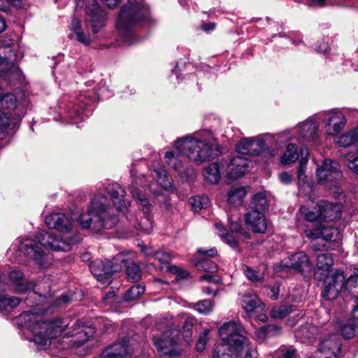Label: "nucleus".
<instances>
[{"label":"nucleus","mask_w":358,"mask_h":358,"mask_svg":"<svg viewBox=\"0 0 358 358\" xmlns=\"http://www.w3.org/2000/svg\"><path fill=\"white\" fill-rule=\"evenodd\" d=\"M106 191L110 200L99 192L91 199L87 210L80 214L78 222L83 229L95 233L110 229L119 222L117 211H128L129 202L124 199L126 192L118 183L108 184Z\"/></svg>","instance_id":"obj_1"},{"label":"nucleus","mask_w":358,"mask_h":358,"mask_svg":"<svg viewBox=\"0 0 358 358\" xmlns=\"http://www.w3.org/2000/svg\"><path fill=\"white\" fill-rule=\"evenodd\" d=\"M194 135H187L174 143L176 150L167 151L164 159L167 164L176 171H180L183 167V156L197 165L210 161L221 153L220 146L213 144L207 139H201Z\"/></svg>","instance_id":"obj_2"},{"label":"nucleus","mask_w":358,"mask_h":358,"mask_svg":"<svg viewBox=\"0 0 358 358\" xmlns=\"http://www.w3.org/2000/svg\"><path fill=\"white\" fill-rule=\"evenodd\" d=\"M78 235L56 236L52 232L42 231L37 236V241L25 239L20 242L19 250L24 256L33 259L36 264L46 267L51 264L52 257L49 249L55 251H69L72 245L80 242Z\"/></svg>","instance_id":"obj_3"},{"label":"nucleus","mask_w":358,"mask_h":358,"mask_svg":"<svg viewBox=\"0 0 358 358\" xmlns=\"http://www.w3.org/2000/svg\"><path fill=\"white\" fill-rule=\"evenodd\" d=\"M222 339L215 346L213 358H257V352L247 337V331L238 322H224L219 329Z\"/></svg>","instance_id":"obj_4"},{"label":"nucleus","mask_w":358,"mask_h":358,"mask_svg":"<svg viewBox=\"0 0 358 358\" xmlns=\"http://www.w3.org/2000/svg\"><path fill=\"white\" fill-rule=\"evenodd\" d=\"M17 323L29 331L33 338L30 341L39 345H45L52 338L59 336L66 328L67 324L57 317L44 320L42 315L32 310L24 311L17 317Z\"/></svg>","instance_id":"obj_5"},{"label":"nucleus","mask_w":358,"mask_h":358,"mask_svg":"<svg viewBox=\"0 0 358 358\" xmlns=\"http://www.w3.org/2000/svg\"><path fill=\"white\" fill-rule=\"evenodd\" d=\"M150 20L149 7L145 3L129 1L121 7L115 27L122 41L130 45L129 40L134 27L140 23L149 22Z\"/></svg>","instance_id":"obj_6"},{"label":"nucleus","mask_w":358,"mask_h":358,"mask_svg":"<svg viewBox=\"0 0 358 358\" xmlns=\"http://www.w3.org/2000/svg\"><path fill=\"white\" fill-rule=\"evenodd\" d=\"M291 130H285L276 134H265L255 138H242L236 147L242 155H259L268 150V145L284 143L294 138Z\"/></svg>","instance_id":"obj_7"},{"label":"nucleus","mask_w":358,"mask_h":358,"mask_svg":"<svg viewBox=\"0 0 358 358\" xmlns=\"http://www.w3.org/2000/svg\"><path fill=\"white\" fill-rule=\"evenodd\" d=\"M18 46L10 38L4 39L0 45V78L12 83L15 80H20L22 72L15 63L21 56L17 52Z\"/></svg>","instance_id":"obj_8"},{"label":"nucleus","mask_w":358,"mask_h":358,"mask_svg":"<svg viewBox=\"0 0 358 358\" xmlns=\"http://www.w3.org/2000/svg\"><path fill=\"white\" fill-rule=\"evenodd\" d=\"M180 332L169 329L152 336V343L161 358H180L182 349L178 343Z\"/></svg>","instance_id":"obj_9"},{"label":"nucleus","mask_w":358,"mask_h":358,"mask_svg":"<svg viewBox=\"0 0 358 358\" xmlns=\"http://www.w3.org/2000/svg\"><path fill=\"white\" fill-rule=\"evenodd\" d=\"M137 181L133 183L130 187V192L132 197L136 199L138 205L141 208L144 213V217L138 222V219L134 215L129 214L127 215V219L130 222L133 223L134 227L138 231L144 233L149 234L151 231L152 227V220L149 215L151 211L152 206L150 203L148 199L138 189Z\"/></svg>","instance_id":"obj_10"},{"label":"nucleus","mask_w":358,"mask_h":358,"mask_svg":"<svg viewBox=\"0 0 358 358\" xmlns=\"http://www.w3.org/2000/svg\"><path fill=\"white\" fill-rule=\"evenodd\" d=\"M347 114L339 108H333L320 113L318 118L324 123L326 134L335 138L345 127L348 123Z\"/></svg>","instance_id":"obj_11"},{"label":"nucleus","mask_w":358,"mask_h":358,"mask_svg":"<svg viewBox=\"0 0 358 358\" xmlns=\"http://www.w3.org/2000/svg\"><path fill=\"white\" fill-rule=\"evenodd\" d=\"M342 178V172L338 164L330 159H326L316 170V179L318 184L326 188L337 187Z\"/></svg>","instance_id":"obj_12"},{"label":"nucleus","mask_w":358,"mask_h":358,"mask_svg":"<svg viewBox=\"0 0 358 358\" xmlns=\"http://www.w3.org/2000/svg\"><path fill=\"white\" fill-rule=\"evenodd\" d=\"M8 278L13 285L15 287V289L18 292H27L33 289V292L29 293V296L25 299L26 303L30 306H34L36 304L29 301V297H31V294H38L40 296H46L47 294L50 291L49 285L44 287L43 291H41V283L37 285L34 284L32 282L27 281L24 278L22 272L20 270H11L8 273Z\"/></svg>","instance_id":"obj_13"},{"label":"nucleus","mask_w":358,"mask_h":358,"mask_svg":"<svg viewBox=\"0 0 358 358\" xmlns=\"http://www.w3.org/2000/svg\"><path fill=\"white\" fill-rule=\"evenodd\" d=\"M74 2L77 8L83 7L85 4L87 21L91 22L94 34L106 25L107 15L99 6L97 0H74Z\"/></svg>","instance_id":"obj_14"},{"label":"nucleus","mask_w":358,"mask_h":358,"mask_svg":"<svg viewBox=\"0 0 358 358\" xmlns=\"http://www.w3.org/2000/svg\"><path fill=\"white\" fill-rule=\"evenodd\" d=\"M313 266L309 257L303 252L294 253L281 260L274 265L273 268L276 273L288 269H294L300 273L309 272Z\"/></svg>","instance_id":"obj_15"},{"label":"nucleus","mask_w":358,"mask_h":358,"mask_svg":"<svg viewBox=\"0 0 358 358\" xmlns=\"http://www.w3.org/2000/svg\"><path fill=\"white\" fill-rule=\"evenodd\" d=\"M352 278L345 280L343 271L336 269L325 280V285L322 291V297L326 300H334L337 298L345 283H349Z\"/></svg>","instance_id":"obj_16"},{"label":"nucleus","mask_w":358,"mask_h":358,"mask_svg":"<svg viewBox=\"0 0 358 358\" xmlns=\"http://www.w3.org/2000/svg\"><path fill=\"white\" fill-rule=\"evenodd\" d=\"M90 268L93 275L99 281H106L110 278L113 273L121 270V264L112 262L110 260L96 259L90 264Z\"/></svg>","instance_id":"obj_17"},{"label":"nucleus","mask_w":358,"mask_h":358,"mask_svg":"<svg viewBox=\"0 0 358 358\" xmlns=\"http://www.w3.org/2000/svg\"><path fill=\"white\" fill-rule=\"evenodd\" d=\"M11 113L13 117L21 120L25 113L26 101H19L16 96L11 93L0 94V110Z\"/></svg>","instance_id":"obj_18"},{"label":"nucleus","mask_w":358,"mask_h":358,"mask_svg":"<svg viewBox=\"0 0 358 358\" xmlns=\"http://www.w3.org/2000/svg\"><path fill=\"white\" fill-rule=\"evenodd\" d=\"M319 123L313 118H308L299 123L294 129V133L299 134V138L308 142L317 143L318 137Z\"/></svg>","instance_id":"obj_19"},{"label":"nucleus","mask_w":358,"mask_h":358,"mask_svg":"<svg viewBox=\"0 0 358 358\" xmlns=\"http://www.w3.org/2000/svg\"><path fill=\"white\" fill-rule=\"evenodd\" d=\"M317 206L319 207L322 223L333 222L341 217V205L339 203L322 200L317 204Z\"/></svg>","instance_id":"obj_20"},{"label":"nucleus","mask_w":358,"mask_h":358,"mask_svg":"<svg viewBox=\"0 0 358 358\" xmlns=\"http://www.w3.org/2000/svg\"><path fill=\"white\" fill-rule=\"evenodd\" d=\"M245 220L248 226L256 233H265L267 222L263 212L255 208H248L245 214Z\"/></svg>","instance_id":"obj_21"},{"label":"nucleus","mask_w":358,"mask_h":358,"mask_svg":"<svg viewBox=\"0 0 358 358\" xmlns=\"http://www.w3.org/2000/svg\"><path fill=\"white\" fill-rule=\"evenodd\" d=\"M45 224L50 229H55L62 232H68L72 229L71 219L64 213L54 212L45 218Z\"/></svg>","instance_id":"obj_22"},{"label":"nucleus","mask_w":358,"mask_h":358,"mask_svg":"<svg viewBox=\"0 0 358 358\" xmlns=\"http://www.w3.org/2000/svg\"><path fill=\"white\" fill-rule=\"evenodd\" d=\"M197 252L203 255V258L195 262V266L197 270L203 271L207 273H214L217 269V264L210 258L217 255V251L215 248L209 250L199 248Z\"/></svg>","instance_id":"obj_23"},{"label":"nucleus","mask_w":358,"mask_h":358,"mask_svg":"<svg viewBox=\"0 0 358 358\" xmlns=\"http://www.w3.org/2000/svg\"><path fill=\"white\" fill-rule=\"evenodd\" d=\"M250 169V162L243 156L233 157L227 166V176L231 180L241 177Z\"/></svg>","instance_id":"obj_24"},{"label":"nucleus","mask_w":358,"mask_h":358,"mask_svg":"<svg viewBox=\"0 0 358 358\" xmlns=\"http://www.w3.org/2000/svg\"><path fill=\"white\" fill-rule=\"evenodd\" d=\"M129 338L124 337L108 346L101 353V358H125L128 354Z\"/></svg>","instance_id":"obj_25"},{"label":"nucleus","mask_w":358,"mask_h":358,"mask_svg":"<svg viewBox=\"0 0 358 358\" xmlns=\"http://www.w3.org/2000/svg\"><path fill=\"white\" fill-rule=\"evenodd\" d=\"M334 143L341 148H348L358 146V125L334 138Z\"/></svg>","instance_id":"obj_26"},{"label":"nucleus","mask_w":358,"mask_h":358,"mask_svg":"<svg viewBox=\"0 0 358 358\" xmlns=\"http://www.w3.org/2000/svg\"><path fill=\"white\" fill-rule=\"evenodd\" d=\"M21 120L13 117L11 113L0 110V141L8 134V130L15 129Z\"/></svg>","instance_id":"obj_27"},{"label":"nucleus","mask_w":358,"mask_h":358,"mask_svg":"<svg viewBox=\"0 0 358 358\" xmlns=\"http://www.w3.org/2000/svg\"><path fill=\"white\" fill-rule=\"evenodd\" d=\"M341 350V340L337 334H331L328 338L322 341L320 343V352L325 354H340Z\"/></svg>","instance_id":"obj_28"},{"label":"nucleus","mask_w":358,"mask_h":358,"mask_svg":"<svg viewBox=\"0 0 358 358\" xmlns=\"http://www.w3.org/2000/svg\"><path fill=\"white\" fill-rule=\"evenodd\" d=\"M317 327L311 324L301 325L295 333V336L301 343H312L318 335Z\"/></svg>","instance_id":"obj_29"},{"label":"nucleus","mask_w":358,"mask_h":358,"mask_svg":"<svg viewBox=\"0 0 358 358\" xmlns=\"http://www.w3.org/2000/svg\"><path fill=\"white\" fill-rule=\"evenodd\" d=\"M72 33L70 37L75 39L84 45H89L93 41L90 35L85 34L81 28V22L79 20L73 18L71 22Z\"/></svg>","instance_id":"obj_30"},{"label":"nucleus","mask_w":358,"mask_h":358,"mask_svg":"<svg viewBox=\"0 0 358 358\" xmlns=\"http://www.w3.org/2000/svg\"><path fill=\"white\" fill-rule=\"evenodd\" d=\"M152 178L156 180L159 185L167 191L173 189V185L169 178L164 167L159 164L153 166Z\"/></svg>","instance_id":"obj_31"},{"label":"nucleus","mask_w":358,"mask_h":358,"mask_svg":"<svg viewBox=\"0 0 358 358\" xmlns=\"http://www.w3.org/2000/svg\"><path fill=\"white\" fill-rule=\"evenodd\" d=\"M301 158L299 160V166L297 169V185L299 189H301L307 183V176L306 175V165L308 161L309 152L307 148H301Z\"/></svg>","instance_id":"obj_32"},{"label":"nucleus","mask_w":358,"mask_h":358,"mask_svg":"<svg viewBox=\"0 0 358 358\" xmlns=\"http://www.w3.org/2000/svg\"><path fill=\"white\" fill-rule=\"evenodd\" d=\"M123 256V254H118L113 260L117 262H121L126 265V272L129 280L133 282L139 280L141 278V272L139 267L134 263L125 262Z\"/></svg>","instance_id":"obj_33"},{"label":"nucleus","mask_w":358,"mask_h":358,"mask_svg":"<svg viewBox=\"0 0 358 358\" xmlns=\"http://www.w3.org/2000/svg\"><path fill=\"white\" fill-rule=\"evenodd\" d=\"M341 238V230L333 225V222L322 223V239L326 241H336Z\"/></svg>","instance_id":"obj_34"},{"label":"nucleus","mask_w":358,"mask_h":358,"mask_svg":"<svg viewBox=\"0 0 358 358\" xmlns=\"http://www.w3.org/2000/svg\"><path fill=\"white\" fill-rule=\"evenodd\" d=\"M205 179L212 184H216L220 179V166L217 162H213L203 169Z\"/></svg>","instance_id":"obj_35"},{"label":"nucleus","mask_w":358,"mask_h":358,"mask_svg":"<svg viewBox=\"0 0 358 358\" xmlns=\"http://www.w3.org/2000/svg\"><path fill=\"white\" fill-rule=\"evenodd\" d=\"M300 212L306 220L308 222L318 221V223H320L319 207L317 205L315 206L313 202L308 207L307 206H301Z\"/></svg>","instance_id":"obj_36"},{"label":"nucleus","mask_w":358,"mask_h":358,"mask_svg":"<svg viewBox=\"0 0 358 358\" xmlns=\"http://www.w3.org/2000/svg\"><path fill=\"white\" fill-rule=\"evenodd\" d=\"M245 195L246 191L244 187L233 188L227 194V201L231 205L240 206Z\"/></svg>","instance_id":"obj_37"},{"label":"nucleus","mask_w":358,"mask_h":358,"mask_svg":"<svg viewBox=\"0 0 358 358\" xmlns=\"http://www.w3.org/2000/svg\"><path fill=\"white\" fill-rule=\"evenodd\" d=\"M334 264V259L329 253H321L317 256L316 267L318 270L329 273Z\"/></svg>","instance_id":"obj_38"},{"label":"nucleus","mask_w":358,"mask_h":358,"mask_svg":"<svg viewBox=\"0 0 358 358\" xmlns=\"http://www.w3.org/2000/svg\"><path fill=\"white\" fill-rule=\"evenodd\" d=\"M89 111L85 108L78 106V108L72 107L68 110V116L72 120V124H78L87 117Z\"/></svg>","instance_id":"obj_39"},{"label":"nucleus","mask_w":358,"mask_h":358,"mask_svg":"<svg viewBox=\"0 0 358 358\" xmlns=\"http://www.w3.org/2000/svg\"><path fill=\"white\" fill-rule=\"evenodd\" d=\"M299 158L297 148L295 145L289 143L287 145L286 150L280 157V162L282 164H289L295 162Z\"/></svg>","instance_id":"obj_40"},{"label":"nucleus","mask_w":358,"mask_h":358,"mask_svg":"<svg viewBox=\"0 0 358 358\" xmlns=\"http://www.w3.org/2000/svg\"><path fill=\"white\" fill-rule=\"evenodd\" d=\"M189 204L194 211L198 212L203 208H206L209 205V199L208 196H195L190 199Z\"/></svg>","instance_id":"obj_41"},{"label":"nucleus","mask_w":358,"mask_h":358,"mask_svg":"<svg viewBox=\"0 0 358 358\" xmlns=\"http://www.w3.org/2000/svg\"><path fill=\"white\" fill-rule=\"evenodd\" d=\"M98 97V94L94 90H82L78 97V101L87 106L96 101Z\"/></svg>","instance_id":"obj_42"},{"label":"nucleus","mask_w":358,"mask_h":358,"mask_svg":"<svg viewBox=\"0 0 358 358\" xmlns=\"http://www.w3.org/2000/svg\"><path fill=\"white\" fill-rule=\"evenodd\" d=\"M261 301L257 295H245L243 300V307L247 312H253L260 306Z\"/></svg>","instance_id":"obj_43"},{"label":"nucleus","mask_w":358,"mask_h":358,"mask_svg":"<svg viewBox=\"0 0 358 358\" xmlns=\"http://www.w3.org/2000/svg\"><path fill=\"white\" fill-rule=\"evenodd\" d=\"M216 228L218 230L219 235L228 245H229L231 248H236L238 246V240L236 236H235L233 234L226 233V229L222 227L220 224H215Z\"/></svg>","instance_id":"obj_44"},{"label":"nucleus","mask_w":358,"mask_h":358,"mask_svg":"<svg viewBox=\"0 0 358 358\" xmlns=\"http://www.w3.org/2000/svg\"><path fill=\"white\" fill-rule=\"evenodd\" d=\"M293 306L290 305H282L274 307L270 312L271 317L275 319H282L291 313Z\"/></svg>","instance_id":"obj_45"},{"label":"nucleus","mask_w":358,"mask_h":358,"mask_svg":"<svg viewBox=\"0 0 358 358\" xmlns=\"http://www.w3.org/2000/svg\"><path fill=\"white\" fill-rule=\"evenodd\" d=\"M243 269L246 278L252 282H259L264 279V273L259 270L248 266H244Z\"/></svg>","instance_id":"obj_46"},{"label":"nucleus","mask_w":358,"mask_h":358,"mask_svg":"<svg viewBox=\"0 0 358 358\" xmlns=\"http://www.w3.org/2000/svg\"><path fill=\"white\" fill-rule=\"evenodd\" d=\"M253 206L248 208H255L259 211L264 212L267 206V199L264 193L256 194L252 199Z\"/></svg>","instance_id":"obj_47"},{"label":"nucleus","mask_w":358,"mask_h":358,"mask_svg":"<svg viewBox=\"0 0 358 358\" xmlns=\"http://www.w3.org/2000/svg\"><path fill=\"white\" fill-rule=\"evenodd\" d=\"M214 308V304L212 301L205 299L194 303V308L197 312L203 315L209 314Z\"/></svg>","instance_id":"obj_48"},{"label":"nucleus","mask_w":358,"mask_h":358,"mask_svg":"<svg viewBox=\"0 0 358 358\" xmlns=\"http://www.w3.org/2000/svg\"><path fill=\"white\" fill-rule=\"evenodd\" d=\"M358 331V327L353 321H350L341 327V332L345 338H351L355 336Z\"/></svg>","instance_id":"obj_49"},{"label":"nucleus","mask_w":358,"mask_h":358,"mask_svg":"<svg viewBox=\"0 0 358 358\" xmlns=\"http://www.w3.org/2000/svg\"><path fill=\"white\" fill-rule=\"evenodd\" d=\"M349 169L358 175V150L356 153L350 152L345 157Z\"/></svg>","instance_id":"obj_50"},{"label":"nucleus","mask_w":358,"mask_h":358,"mask_svg":"<svg viewBox=\"0 0 358 358\" xmlns=\"http://www.w3.org/2000/svg\"><path fill=\"white\" fill-rule=\"evenodd\" d=\"M145 292V287L141 285H134L127 292L125 298L127 301H132L138 298Z\"/></svg>","instance_id":"obj_51"},{"label":"nucleus","mask_w":358,"mask_h":358,"mask_svg":"<svg viewBox=\"0 0 358 358\" xmlns=\"http://www.w3.org/2000/svg\"><path fill=\"white\" fill-rule=\"evenodd\" d=\"M304 234L312 241H315L320 238H322V223H318V226L315 229L305 230Z\"/></svg>","instance_id":"obj_52"},{"label":"nucleus","mask_w":358,"mask_h":358,"mask_svg":"<svg viewBox=\"0 0 358 358\" xmlns=\"http://www.w3.org/2000/svg\"><path fill=\"white\" fill-rule=\"evenodd\" d=\"M208 334L209 330L206 329L199 335L195 346L198 352H203L205 350L206 343L208 341Z\"/></svg>","instance_id":"obj_53"},{"label":"nucleus","mask_w":358,"mask_h":358,"mask_svg":"<svg viewBox=\"0 0 358 358\" xmlns=\"http://www.w3.org/2000/svg\"><path fill=\"white\" fill-rule=\"evenodd\" d=\"M282 358H299L297 350L293 346H285L280 349Z\"/></svg>","instance_id":"obj_54"},{"label":"nucleus","mask_w":358,"mask_h":358,"mask_svg":"<svg viewBox=\"0 0 358 358\" xmlns=\"http://www.w3.org/2000/svg\"><path fill=\"white\" fill-rule=\"evenodd\" d=\"M153 258L159 261L162 264H168L171 260V255L170 253L164 251H156L153 255Z\"/></svg>","instance_id":"obj_55"},{"label":"nucleus","mask_w":358,"mask_h":358,"mask_svg":"<svg viewBox=\"0 0 358 358\" xmlns=\"http://www.w3.org/2000/svg\"><path fill=\"white\" fill-rule=\"evenodd\" d=\"M265 327L268 338L278 336L281 332L280 328L274 324L266 325Z\"/></svg>","instance_id":"obj_56"},{"label":"nucleus","mask_w":358,"mask_h":358,"mask_svg":"<svg viewBox=\"0 0 358 358\" xmlns=\"http://www.w3.org/2000/svg\"><path fill=\"white\" fill-rule=\"evenodd\" d=\"M229 229L231 232L242 233V227L241 221L238 219L232 220L231 218L229 220Z\"/></svg>","instance_id":"obj_57"},{"label":"nucleus","mask_w":358,"mask_h":358,"mask_svg":"<svg viewBox=\"0 0 358 358\" xmlns=\"http://www.w3.org/2000/svg\"><path fill=\"white\" fill-rule=\"evenodd\" d=\"M196 322L194 317L192 316H187L183 323V329L185 332L188 333L193 327Z\"/></svg>","instance_id":"obj_58"},{"label":"nucleus","mask_w":358,"mask_h":358,"mask_svg":"<svg viewBox=\"0 0 358 358\" xmlns=\"http://www.w3.org/2000/svg\"><path fill=\"white\" fill-rule=\"evenodd\" d=\"M255 336L256 338L260 342L264 341L266 338H268L265 326L256 330Z\"/></svg>","instance_id":"obj_59"},{"label":"nucleus","mask_w":358,"mask_h":358,"mask_svg":"<svg viewBox=\"0 0 358 358\" xmlns=\"http://www.w3.org/2000/svg\"><path fill=\"white\" fill-rule=\"evenodd\" d=\"M73 300L72 297L68 295H62L59 297L55 301V305L58 306H66L69 304Z\"/></svg>","instance_id":"obj_60"},{"label":"nucleus","mask_w":358,"mask_h":358,"mask_svg":"<svg viewBox=\"0 0 358 358\" xmlns=\"http://www.w3.org/2000/svg\"><path fill=\"white\" fill-rule=\"evenodd\" d=\"M201 280H206L209 282H213L216 285L219 284L220 282V279L215 275H211V274H205L200 277Z\"/></svg>","instance_id":"obj_61"},{"label":"nucleus","mask_w":358,"mask_h":358,"mask_svg":"<svg viewBox=\"0 0 358 358\" xmlns=\"http://www.w3.org/2000/svg\"><path fill=\"white\" fill-rule=\"evenodd\" d=\"M186 66V63L184 61L180 60L177 63L174 69L172 70V72L176 74V78L179 80L180 76L181 75L180 72L182 71V67Z\"/></svg>","instance_id":"obj_62"},{"label":"nucleus","mask_w":358,"mask_h":358,"mask_svg":"<svg viewBox=\"0 0 358 358\" xmlns=\"http://www.w3.org/2000/svg\"><path fill=\"white\" fill-rule=\"evenodd\" d=\"M279 179L282 183L288 185L292 182V177L289 173L283 172L279 175Z\"/></svg>","instance_id":"obj_63"},{"label":"nucleus","mask_w":358,"mask_h":358,"mask_svg":"<svg viewBox=\"0 0 358 358\" xmlns=\"http://www.w3.org/2000/svg\"><path fill=\"white\" fill-rule=\"evenodd\" d=\"M268 295L272 300H276L279 296V286L277 285H273L270 289V293Z\"/></svg>","instance_id":"obj_64"}]
</instances>
